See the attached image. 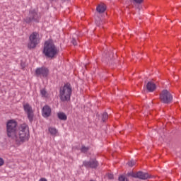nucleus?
<instances>
[{"label":"nucleus","instance_id":"1","mask_svg":"<svg viewBox=\"0 0 181 181\" xmlns=\"http://www.w3.org/2000/svg\"><path fill=\"white\" fill-rule=\"evenodd\" d=\"M7 136L16 141L18 145L29 141V127L23 124L18 127L16 122L10 120L7 123Z\"/></svg>","mask_w":181,"mask_h":181},{"label":"nucleus","instance_id":"2","mask_svg":"<svg viewBox=\"0 0 181 181\" xmlns=\"http://www.w3.org/2000/svg\"><path fill=\"white\" fill-rule=\"evenodd\" d=\"M71 86L70 83H66L62 88H60L59 95L61 101H69L71 97Z\"/></svg>","mask_w":181,"mask_h":181},{"label":"nucleus","instance_id":"3","mask_svg":"<svg viewBox=\"0 0 181 181\" xmlns=\"http://www.w3.org/2000/svg\"><path fill=\"white\" fill-rule=\"evenodd\" d=\"M59 49L54 46H45L43 49V54L48 59H53L54 56L57 55Z\"/></svg>","mask_w":181,"mask_h":181},{"label":"nucleus","instance_id":"4","mask_svg":"<svg viewBox=\"0 0 181 181\" xmlns=\"http://www.w3.org/2000/svg\"><path fill=\"white\" fill-rule=\"evenodd\" d=\"M160 100L163 104H170L173 100V96L169 90L164 89L160 93Z\"/></svg>","mask_w":181,"mask_h":181},{"label":"nucleus","instance_id":"5","mask_svg":"<svg viewBox=\"0 0 181 181\" xmlns=\"http://www.w3.org/2000/svg\"><path fill=\"white\" fill-rule=\"evenodd\" d=\"M25 21L26 23H30V22H39V15L36 13V11H30L28 17H27Z\"/></svg>","mask_w":181,"mask_h":181},{"label":"nucleus","instance_id":"6","mask_svg":"<svg viewBox=\"0 0 181 181\" xmlns=\"http://www.w3.org/2000/svg\"><path fill=\"white\" fill-rule=\"evenodd\" d=\"M83 165L86 168L97 169L98 168V161L95 158H90L89 161H83Z\"/></svg>","mask_w":181,"mask_h":181},{"label":"nucleus","instance_id":"7","mask_svg":"<svg viewBox=\"0 0 181 181\" xmlns=\"http://www.w3.org/2000/svg\"><path fill=\"white\" fill-rule=\"evenodd\" d=\"M23 108H24L25 112H26L27 114V117L30 122H33L34 114H33V110L32 109V106H30L29 103H26L23 105Z\"/></svg>","mask_w":181,"mask_h":181},{"label":"nucleus","instance_id":"8","mask_svg":"<svg viewBox=\"0 0 181 181\" xmlns=\"http://www.w3.org/2000/svg\"><path fill=\"white\" fill-rule=\"evenodd\" d=\"M35 74L37 77H47L49 76V69L46 67L37 68Z\"/></svg>","mask_w":181,"mask_h":181},{"label":"nucleus","instance_id":"9","mask_svg":"<svg viewBox=\"0 0 181 181\" xmlns=\"http://www.w3.org/2000/svg\"><path fill=\"white\" fill-rule=\"evenodd\" d=\"M30 42L33 46H36L40 43V38L39 33L35 32L30 35Z\"/></svg>","mask_w":181,"mask_h":181},{"label":"nucleus","instance_id":"10","mask_svg":"<svg viewBox=\"0 0 181 181\" xmlns=\"http://www.w3.org/2000/svg\"><path fill=\"white\" fill-rule=\"evenodd\" d=\"M112 59H114V53H112V51L111 49H107V51L104 52L103 54V62L109 63V62H111Z\"/></svg>","mask_w":181,"mask_h":181},{"label":"nucleus","instance_id":"11","mask_svg":"<svg viewBox=\"0 0 181 181\" xmlns=\"http://www.w3.org/2000/svg\"><path fill=\"white\" fill-rule=\"evenodd\" d=\"M152 175H149L148 173H144L142 171H139L136 173V179H140L141 180H146L147 179H151Z\"/></svg>","mask_w":181,"mask_h":181},{"label":"nucleus","instance_id":"12","mask_svg":"<svg viewBox=\"0 0 181 181\" xmlns=\"http://www.w3.org/2000/svg\"><path fill=\"white\" fill-rule=\"evenodd\" d=\"M42 115L44 118H49L52 115V108L49 105H45L42 109Z\"/></svg>","mask_w":181,"mask_h":181},{"label":"nucleus","instance_id":"13","mask_svg":"<svg viewBox=\"0 0 181 181\" xmlns=\"http://www.w3.org/2000/svg\"><path fill=\"white\" fill-rule=\"evenodd\" d=\"M96 11L98 13H104L107 11V6L104 4H100L97 6Z\"/></svg>","mask_w":181,"mask_h":181},{"label":"nucleus","instance_id":"14","mask_svg":"<svg viewBox=\"0 0 181 181\" xmlns=\"http://www.w3.org/2000/svg\"><path fill=\"white\" fill-rule=\"evenodd\" d=\"M146 88L148 91L152 93L156 90V85H155L153 82H148L146 85Z\"/></svg>","mask_w":181,"mask_h":181},{"label":"nucleus","instance_id":"15","mask_svg":"<svg viewBox=\"0 0 181 181\" xmlns=\"http://www.w3.org/2000/svg\"><path fill=\"white\" fill-rule=\"evenodd\" d=\"M58 118L62 121H66V119H67V116L63 112H59L58 113Z\"/></svg>","mask_w":181,"mask_h":181},{"label":"nucleus","instance_id":"16","mask_svg":"<svg viewBox=\"0 0 181 181\" xmlns=\"http://www.w3.org/2000/svg\"><path fill=\"white\" fill-rule=\"evenodd\" d=\"M49 134H51V135H56V134H57V129H56V128L54 127H49Z\"/></svg>","mask_w":181,"mask_h":181},{"label":"nucleus","instance_id":"17","mask_svg":"<svg viewBox=\"0 0 181 181\" xmlns=\"http://www.w3.org/2000/svg\"><path fill=\"white\" fill-rule=\"evenodd\" d=\"M127 176L136 179V173H135L134 171H131L127 174Z\"/></svg>","mask_w":181,"mask_h":181},{"label":"nucleus","instance_id":"18","mask_svg":"<svg viewBox=\"0 0 181 181\" xmlns=\"http://www.w3.org/2000/svg\"><path fill=\"white\" fill-rule=\"evenodd\" d=\"M90 148L86 147V146H83L81 149V152H83V153H86V152H88Z\"/></svg>","mask_w":181,"mask_h":181},{"label":"nucleus","instance_id":"19","mask_svg":"<svg viewBox=\"0 0 181 181\" xmlns=\"http://www.w3.org/2000/svg\"><path fill=\"white\" fill-rule=\"evenodd\" d=\"M107 119H108V113L107 112H105L103 115L102 120H103V122H105V121H107Z\"/></svg>","mask_w":181,"mask_h":181},{"label":"nucleus","instance_id":"20","mask_svg":"<svg viewBox=\"0 0 181 181\" xmlns=\"http://www.w3.org/2000/svg\"><path fill=\"white\" fill-rule=\"evenodd\" d=\"M45 46H53V40H49L45 42Z\"/></svg>","mask_w":181,"mask_h":181},{"label":"nucleus","instance_id":"21","mask_svg":"<svg viewBox=\"0 0 181 181\" xmlns=\"http://www.w3.org/2000/svg\"><path fill=\"white\" fill-rule=\"evenodd\" d=\"M119 181H129V180H128V178L125 177L124 175H120L119 177Z\"/></svg>","mask_w":181,"mask_h":181},{"label":"nucleus","instance_id":"22","mask_svg":"<svg viewBox=\"0 0 181 181\" xmlns=\"http://www.w3.org/2000/svg\"><path fill=\"white\" fill-rule=\"evenodd\" d=\"M71 43H72V45H74V46H77L78 45V42H77V40H76V39H72Z\"/></svg>","mask_w":181,"mask_h":181},{"label":"nucleus","instance_id":"23","mask_svg":"<svg viewBox=\"0 0 181 181\" xmlns=\"http://www.w3.org/2000/svg\"><path fill=\"white\" fill-rule=\"evenodd\" d=\"M41 95H42V97H46V94L47 92H46V90L45 89H42L40 90Z\"/></svg>","mask_w":181,"mask_h":181},{"label":"nucleus","instance_id":"24","mask_svg":"<svg viewBox=\"0 0 181 181\" xmlns=\"http://www.w3.org/2000/svg\"><path fill=\"white\" fill-rule=\"evenodd\" d=\"M129 166H130L131 168H132V166H134V165H135V161L134 160H131L128 163Z\"/></svg>","mask_w":181,"mask_h":181},{"label":"nucleus","instance_id":"25","mask_svg":"<svg viewBox=\"0 0 181 181\" xmlns=\"http://www.w3.org/2000/svg\"><path fill=\"white\" fill-rule=\"evenodd\" d=\"M136 4H142L144 0H133Z\"/></svg>","mask_w":181,"mask_h":181},{"label":"nucleus","instance_id":"26","mask_svg":"<svg viewBox=\"0 0 181 181\" xmlns=\"http://www.w3.org/2000/svg\"><path fill=\"white\" fill-rule=\"evenodd\" d=\"M4 163H5V161H4L2 158H0V166H2Z\"/></svg>","mask_w":181,"mask_h":181},{"label":"nucleus","instance_id":"27","mask_svg":"<svg viewBox=\"0 0 181 181\" xmlns=\"http://www.w3.org/2000/svg\"><path fill=\"white\" fill-rule=\"evenodd\" d=\"M108 177L109 179H114V175L112 174H109Z\"/></svg>","mask_w":181,"mask_h":181},{"label":"nucleus","instance_id":"28","mask_svg":"<svg viewBox=\"0 0 181 181\" xmlns=\"http://www.w3.org/2000/svg\"><path fill=\"white\" fill-rule=\"evenodd\" d=\"M39 181H47L46 178H41Z\"/></svg>","mask_w":181,"mask_h":181},{"label":"nucleus","instance_id":"29","mask_svg":"<svg viewBox=\"0 0 181 181\" xmlns=\"http://www.w3.org/2000/svg\"><path fill=\"white\" fill-rule=\"evenodd\" d=\"M28 49H35V46H30L28 47Z\"/></svg>","mask_w":181,"mask_h":181},{"label":"nucleus","instance_id":"30","mask_svg":"<svg viewBox=\"0 0 181 181\" xmlns=\"http://www.w3.org/2000/svg\"><path fill=\"white\" fill-rule=\"evenodd\" d=\"M22 69H25V64H21Z\"/></svg>","mask_w":181,"mask_h":181}]
</instances>
